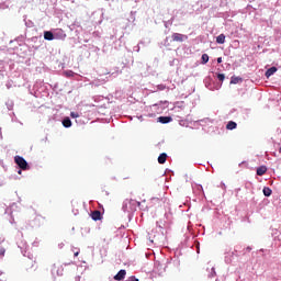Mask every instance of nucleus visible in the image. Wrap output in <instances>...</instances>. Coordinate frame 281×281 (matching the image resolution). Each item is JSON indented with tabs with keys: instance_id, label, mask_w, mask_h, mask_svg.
Listing matches in <instances>:
<instances>
[{
	"instance_id": "f257e3e1",
	"label": "nucleus",
	"mask_w": 281,
	"mask_h": 281,
	"mask_svg": "<svg viewBox=\"0 0 281 281\" xmlns=\"http://www.w3.org/2000/svg\"><path fill=\"white\" fill-rule=\"evenodd\" d=\"M14 161H15L16 166H19V168H21V170H30V165H27V161L25 160V158H23L21 156H15Z\"/></svg>"
},
{
	"instance_id": "f03ea898",
	"label": "nucleus",
	"mask_w": 281,
	"mask_h": 281,
	"mask_svg": "<svg viewBox=\"0 0 281 281\" xmlns=\"http://www.w3.org/2000/svg\"><path fill=\"white\" fill-rule=\"evenodd\" d=\"M171 38L176 43H183V34H181V33H173Z\"/></svg>"
},
{
	"instance_id": "7ed1b4c3",
	"label": "nucleus",
	"mask_w": 281,
	"mask_h": 281,
	"mask_svg": "<svg viewBox=\"0 0 281 281\" xmlns=\"http://www.w3.org/2000/svg\"><path fill=\"white\" fill-rule=\"evenodd\" d=\"M92 221H102V213L98 210L91 213Z\"/></svg>"
},
{
	"instance_id": "20e7f679",
	"label": "nucleus",
	"mask_w": 281,
	"mask_h": 281,
	"mask_svg": "<svg viewBox=\"0 0 281 281\" xmlns=\"http://www.w3.org/2000/svg\"><path fill=\"white\" fill-rule=\"evenodd\" d=\"M126 278V270H120L116 276H114V280L122 281Z\"/></svg>"
},
{
	"instance_id": "39448f33",
	"label": "nucleus",
	"mask_w": 281,
	"mask_h": 281,
	"mask_svg": "<svg viewBox=\"0 0 281 281\" xmlns=\"http://www.w3.org/2000/svg\"><path fill=\"white\" fill-rule=\"evenodd\" d=\"M172 121V117L170 116H159L158 117V122H160V124H169V122Z\"/></svg>"
},
{
	"instance_id": "423d86ee",
	"label": "nucleus",
	"mask_w": 281,
	"mask_h": 281,
	"mask_svg": "<svg viewBox=\"0 0 281 281\" xmlns=\"http://www.w3.org/2000/svg\"><path fill=\"white\" fill-rule=\"evenodd\" d=\"M276 71H278V68L276 66L269 68L266 71V78H271V76H273V74H276Z\"/></svg>"
},
{
	"instance_id": "0eeeda50",
	"label": "nucleus",
	"mask_w": 281,
	"mask_h": 281,
	"mask_svg": "<svg viewBox=\"0 0 281 281\" xmlns=\"http://www.w3.org/2000/svg\"><path fill=\"white\" fill-rule=\"evenodd\" d=\"M266 173H267V166H261V167L257 168L258 177H262Z\"/></svg>"
},
{
	"instance_id": "6e6552de",
	"label": "nucleus",
	"mask_w": 281,
	"mask_h": 281,
	"mask_svg": "<svg viewBox=\"0 0 281 281\" xmlns=\"http://www.w3.org/2000/svg\"><path fill=\"white\" fill-rule=\"evenodd\" d=\"M168 159V154L162 153L158 157V164H166V160Z\"/></svg>"
},
{
	"instance_id": "1a4fd4ad",
	"label": "nucleus",
	"mask_w": 281,
	"mask_h": 281,
	"mask_svg": "<svg viewBox=\"0 0 281 281\" xmlns=\"http://www.w3.org/2000/svg\"><path fill=\"white\" fill-rule=\"evenodd\" d=\"M44 38L45 41H54V33H52L50 31L44 32Z\"/></svg>"
},
{
	"instance_id": "9d476101",
	"label": "nucleus",
	"mask_w": 281,
	"mask_h": 281,
	"mask_svg": "<svg viewBox=\"0 0 281 281\" xmlns=\"http://www.w3.org/2000/svg\"><path fill=\"white\" fill-rule=\"evenodd\" d=\"M238 126V124H236V122L234 121H229L226 125V130L227 131H234V128H236Z\"/></svg>"
},
{
	"instance_id": "9b49d317",
	"label": "nucleus",
	"mask_w": 281,
	"mask_h": 281,
	"mask_svg": "<svg viewBox=\"0 0 281 281\" xmlns=\"http://www.w3.org/2000/svg\"><path fill=\"white\" fill-rule=\"evenodd\" d=\"M239 82H243V78L236 76L231 78V85H238Z\"/></svg>"
},
{
	"instance_id": "f8f14e48",
	"label": "nucleus",
	"mask_w": 281,
	"mask_h": 281,
	"mask_svg": "<svg viewBox=\"0 0 281 281\" xmlns=\"http://www.w3.org/2000/svg\"><path fill=\"white\" fill-rule=\"evenodd\" d=\"M216 43H218V45L225 44V34H220V35L216 37Z\"/></svg>"
},
{
	"instance_id": "ddd939ff",
	"label": "nucleus",
	"mask_w": 281,
	"mask_h": 281,
	"mask_svg": "<svg viewBox=\"0 0 281 281\" xmlns=\"http://www.w3.org/2000/svg\"><path fill=\"white\" fill-rule=\"evenodd\" d=\"M201 60L202 65H207V63L210 61V56L207 54H203Z\"/></svg>"
},
{
	"instance_id": "4468645a",
	"label": "nucleus",
	"mask_w": 281,
	"mask_h": 281,
	"mask_svg": "<svg viewBox=\"0 0 281 281\" xmlns=\"http://www.w3.org/2000/svg\"><path fill=\"white\" fill-rule=\"evenodd\" d=\"M63 126H65V128H70L71 120L69 117L64 119Z\"/></svg>"
},
{
	"instance_id": "2eb2a0df",
	"label": "nucleus",
	"mask_w": 281,
	"mask_h": 281,
	"mask_svg": "<svg viewBox=\"0 0 281 281\" xmlns=\"http://www.w3.org/2000/svg\"><path fill=\"white\" fill-rule=\"evenodd\" d=\"M272 193H273V191L271 190V188H269V187L263 188L265 196H271Z\"/></svg>"
},
{
	"instance_id": "dca6fc26",
	"label": "nucleus",
	"mask_w": 281,
	"mask_h": 281,
	"mask_svg": "<svg viewBox=\"0 0 281 281\" xmlns=\"http://www.w3.org/2000/svg\"><path fill=\"white\" fill-rule=\"evenodd\" d=\"M217 80H220V82H223V80H225V75L224 74H218L217 75Z\"/></svg>"
},
{
	"instance_id": "f3484780",
	"label": "nucleus",
	"mask_w": 281,
	"mask_h": 281,
	"mask_svg": "<svg viewBox=\"0 0 281 281\" xmlns=\"http://www.w3.org/2000/svg\"><path fill=\"white\" fill-rule=\"evenodd\" d=\"M70 117H74V119L80 117V114H78V112H71Z\"/></svg>"
},
{
	"instance_id": "a211bd4d",
	"label": "nucleus",
	"mask_w": 281,
	"mask_h": 281,
	"mask_svg": "<svg viewBox=\"0 0 281 281\" xmlns=\"http://www.w3.org/2000/svg\"><path fill=\"white\" fill-rule=\"evenodd\" d=\"M217 63H218V64L223 63V57H218V58H217Z\"/></svg>"
},
{
	"instance_id": "6ab92c4d",
	"label": "nucleus",
	"mask_w": 281,
	"mask_h": 281,
	"mask_svg": "<svg viewBox=\"0 0 281 281\" xmlns=\"http://www.w3.org/2000/svg\"><path fill=\"white\" fill-rule=\"evenodd\" d=\"M5 254V249H0V256H3Z\"/></svg>"
},
{
	"instance_id": "aec40b11",
	"label": "nucleus",
	"mask_w": 281,
	"mask_h": 281,
	"mask_svg": "<svg viewBox=\"0 0 281 281\" xmlns=\"http://www.w3.org/2000/svg\"><path fill=\"white\" fill-rule=\"evenodd\" d=\"M132 281H139V279L135 278V277H131Z\"/></svg>"
},
{
	"instance_id": "412c9836",
	"label": "nucleus",
	"mask_w": 281,
	"mask_h": 281,
	"mask_svg": "<svg viewBox=\"0 0 281 281\" xmlns=\"http://www.w3.org/2000/svg\"><path fill=\"white\" fill-rule=\"evenodd\" d=\"M80 255V251H75V258Z\"/></svg>"
},
{
	"instance_id": "4be33fe9",
	"label": "nucleus",
	"mask_w": 281,
	"mask_h": 281,
	"mask_svg": "<svg viewBox=\"0 0 281 281\" xmlns=\"http://www.w3.org/2000/svg\"><path fill=\"white\" fill-rule=\"evenodd\" d=\"M67 76H74V72H72V71H70V72H68V74H67Z\"/></svg>"
},
{
	"instance_id": "5701e85b",
	"label": "nucleus",
	"mask_w": 281,
	"mask_h": 281,
	"mask_svg": "<svg viewBox=\"0 0 281 281\" xmlns=\"http://www.w3.org/2000/svg\"><path fill=\"white\" fill-rule=\"evenodd\" d=\"M67 35L66 34H64V38L66 37Z\"/></svg>"
},
{
	"instance_id": "b1692460",
	"label": "nucleus",
	"mask_w": 281,
	"mask_h": 281,
	"mask_svg": "<svg viewBox=\"0 0 281 281\" xmlns=\"http://www.w3.org/2000/svg\"><path fill=\"white\" fill-rule=\"evenodd\" d=\"M19 175H21V170L19 171Z\"/></svg>"
}]
</instances>
